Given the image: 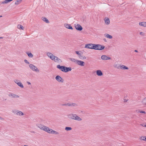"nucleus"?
Returning a JSON list of instances; mask_svg holds the SVG:
<instances>
[{"label": "nucleus", "instance_id": "1", "mask_svg": "<svg viewBox=\"0 0 146 146\" xmlns=\"http://www.w3.org/2000/svg\"><path fill=\"white\" fill-rule=\"evenodd\" d=\"M57 68L64 72H67L72 70L71 68L70 67H68L64 66H61L60 65H57Z\"/></svg>", "mask_w": 146, "mask_h": 146}, {"label": "nucleus", "instance_id": "2", "mask_svg": "<svg viewBox=\"0 0 146 146\" xmlns=\"http://www.w3.org/2000/svg\"><path fill=\"white\" fill-rule=\"evenodd\" d=\"M68 117L72 119H74L78 121L82 120L81 118L75 114L70 113L67 115Z\"/></svg>", "mask_w": 146, "mask_h": 146}, {"label": "nucleus", "instance_id": "3", "mask_svg": "<svg viewBox=\"0 0 146 146\" xmlns=\"http://www.w3.org/2000/svg\"><path fill=\"white\" fill-rule=\"evenodd\" d=\"M105 47L104 46L100 44H94L92 47V49L98 50H102L104 49Z\"/></svg>", "mask_w": 146, "mask_h": 146}, {"label": "nucleus", "instance_id": "4", "mask_svg": "<svg viewBox=\"0 0 146 146\" xmlns=\"http://www.w3.org/2000/svg\"><path fill=\"white\" fill-rule=\"evenodd\" d=\"M75 53L76 54H78L79 56V57L81 59H85L86 58V57L82 55L83 53L81 51H75Z\"/></svg>", "mask_w": 146, "mask_h": 146}, {"label": "nucleus", "instance_id": "5", "mask_svg": "<svg viewBox=\"0 0 146 146\" xmlns=\"http://www.w3.org/2000/svg\"><path fill=\"white\" fill-rule=\"evenodd\" d=\"M29 66L30 68L33 71H35L37 72H39V70L34 65L30 64L29 65Z\"/></svg>", "mask_w": 146, "mask_h": 146}, {"label": "nucleus", "instance_id": "6", "mask_svg": "<svg viewBox=\"0 0 146 146\" xmlns=\"http://www.w3.org/2000/svg\"><path fill=\"white\" fill-rule=\"evenodd\" d=\"M46 54L52 60H54L56 56L54 55L52 53L49 52H47Z\"/></svg>", "mask_w": 146, "mask_h": 146}, {"label": "nucleus", "instance_id": "7", "mask_svg": "<svg viewBox=\"0 0 146 146\" xmlns=\"http://www.w3.org/2000/svg\"><path fill=\"white\" fill-rule=\"evenodd\" d=\"M36 126L37 127L43 131H44L45 128H46V126L41 124H37L36 125Z\"/></svg>", "mask_w": 146, "mask_h": 146}, {"label": "nucleus", "instance_id": "8", "mask_svg": "<svg viewBox=\"0 0 146 146\" xmlns=\"http://www.w3.org/2000/svg\"><path fill=\"white\" fill-rule=\"evenodd\" d=\"M8 96L10 97H11L12 98H19V96L14 93H10L8 94Z\"/></svg>", "mask_w": 146, "mask_h": 146}, {"label": "nucleus", "instance_id": "9", "mask_svg": "<svg viewBox=\"0 0 146 146\" xmlns=\"http://www.w3.org/2000/svg\"><path fill=\"white\" fill-rule=\"evenodd\" d=\"M75 27L76 29L78 31H81L82 29V27L79 24L75 25Z\"/></svg>", "mask_w": 146, "mask_h": 146}, {"label": "nucleus", "instance_id": "10", "mask_svg": "<svg viewBox=\"0 0 146 146\" xmlns=\"http://www.w3.org/2000/svg\"><path fill=\"white\" fill-rule=\"evenodd\" d=\"M55 79L58 82H63L64 81L63 79L59 76L57 75Z\"/></svg>", "mask_w": 146, "mask_h": 146}, {"label": "nucleus", "instance_id": "11", "mask_svg": "<svg viewBox=\"0 0 146 146\" xmlns=\"http://www.w3.org/2000/svg\"><path fill=\"white\" fill-rule=\"evenodd\" d=\"M101 58L104 60H110L111 59V58L110 57L107 56L105 55H103L101 56Z\"/></svg>", "mask_w": 146, "mask_h": 146}, {"label": "nucleus", "instance_id": "12", "mask_svg": "<svg viewBox=\"0 0 146 146\" xmlns=\"http://www.w3.org/2000/svg\"><path fill=\"white\" fill-rule=\"evenodd\" d=\"M93 44H87L85 45V48L89 49H92V47H93Z\"/></svg>", "mask_w": 146, "mask_h": 146}, {"label": "nucleus", "instance_id": "13", "mask_svg": "<svg viewBox=\"0 0 146 146\" xmlns=\"http://www.w3.org/2000/svg\"><path fill=\"white\" fill-rule=\"evenodd\" d=\"M76 64L81 66H83L85 65V62L82 61L78 60Z\"/></svg>", "mask_w": 146, "mask_h": 146}, {"label": "nucleus", "instance_id": "14", "mask_svg": "<svg viewBox=\"0 0 146 146\" xmlns=\"http://www.w3.org/2000/svg\"><path fill=\"white\" fill-rule=\"evenodd\" d=\"M52 131V129H50L48 127L46 126V128H45L44 131L47 132L48 133H51Z\"/></svg>", "mask_w": 146, "mask_h": 146}, {"label": "nucleus", "instance_id": "15", "mask_svg": "<svg viewBox=\"0 0 146 146\" xmlns=\"http://www.w3.org/2000/svg\"><path fill=\"white\" fill-rule=\"evenodd\" d=\"M64 26L67 29L72 30L73 28L70 25L68 24H65L64 25Z\"/></svg>", "mask_w": 146, "mask_h": 146}, {"label": "nucleus", "instance_id": "16", "mask_svg": "<svg viewBox=\"0 0 146 146\" xmlns=\"http://www.w3.org/2000/svg\"><path fill=\"white\" fill-rule=\"evenodd\" d=\"M96 74L99 76H102L103 74L102 71L100 70H98L96 71Z\"/></svg>", "mask_w": 146, "mask_h": 146}, {"label": "nucleus", "instance_id": "17", "mask_svg": "<svg viewBox=\"0 0 146 146\" xmlns=\"http://www.w3.org/2000/svg\"><path fill=\"white\" fill-rule=\"evenodd\" d=\"M120 68L121 69H128V68L127 67L124 65H120Z\"/></svg>", "mask_w": 146, "mask_h": 146}, {"label": "nucleus", "instance_id": "18", "mask_svg": "<svg viewBox=\"0 0 146 146\" xmlns=\"http://www.w3.org/2000/svg\"><path fill=\"white\" fill-rule=\"evenodd\" d=\"M17 115H24V113L21 111L18 110L17 113Z\"/></svg>", "mask_w": 146, "mask_h": 146}, {"label": "nucleus", "instance_id": "19", "mask_svg": "<svg viewBox=\"0 0 146 146\" xmlns=\"http://www.w3.org/2000/svg\"><path fill=\"white\" fill-rule=\"evenodd\" d=\"M139 24L140 25H141L144 27H146V22H143L139 23Z\"/></svg>", "mask_w": 146, "mask_h": 146}, {"label": "nucleus", "instance_id": "20", "mask_svg": "<svg viewBox=\"0 0 146 146\" xmlns=\"http://www.w3.org/2000/svg\"><path fill=\"white\" fill-rule=\"evenodd\" d=\"M69 60L72 61V62H74L76 64V63L78 61V60H76L74 58H69Z\"/></svg>", "mask_w": 146, "mask_h": 146}, {"label": "nucleus", "instance_id": "21", "mask_svg": "<svg viewBox=\"0 0 146 146\" xmlns=\"http://www.w3.org/2000/svg\"><path fill=\"white\" fill-rule=\"evenodd\" d=\"M42 20H43L46 23H49V21L48 20L46 17H42Z\"/></svg>", "mask_w": 146, "mask_h": 146}, {"label": "nucleus", "instance_id": "22", "mask_svg": "<svg viewBox=\"0 0 146 146\" xmlns=\"http://www.w3.org/2000/svg\"><path fill=\"white\" fill-rule=\"evenodd\" d=\"M61 61L60 59L58 58L56 56V58H55L54 61L55 62H59L60 61Z\"/></svg>", "mask_w": 146, "mask_h": 146}, {"label": "nucleus", "instance_id": "23", "mask_svg": "<svg viewBox=\"0 0 146 146\" xmlns=\"http://www.w3.org/2000/svg\"><path fill=\"white\" fill-rule=\"evenodd\" d=\"M17 84L18 86H19L21 88H24L23 86L20 81L19 83H17Z\"/></svg>", "mask_w": 146, "mask_h": 146}, {"label": "nucleus", "instance_id": "24", "mask_svg": "<svg viewBox=\"0 0 146 146\" xmlns=\"http://www.w3.org/2000/svg\"><path fill=\"white\" fill-rule=\"evenodd\" d=\"M105 22L106 24L107 25H109L110 23V20L108 18L107 19H105Z\"/></svg>", "mask_w": 146, "mask_h": 146}, {"label": "nucleus", "instance_id": "25", "mask_svg": "<svg viewBox=\"0 0 146 146\" xmlns=\"http://www.w3.org/2000/svg\"><path fill=\"white\" fill-rule=\"evenodd\" d=\"M105 35V37H106L109 38L111 39V38H112V36L111 35H110L108 34H106Z\"/></svg>", "mask_w": 146, "mask_h": 146}, {"label": "nucleus", "instance_id": "26", "mask_svg": "<svg viewBox=\"0 0 146 146\" xmlns=\"http://www.w3.org/2000/svg\"><path fill=\"white\" fill-rule=\"evenodd\" d=\"M146 137L145 136H142L141 137H140L139 138V139L141 140H144L146 141L145 138Z\"/></svg>", "mask_w": 146, "mask_h": 146}, {"label": "nucleus", "instance_id": "27", "mask_svg": "<svg viewBox=\"0 0 146 146\" xmlns=\"http://www.w3.org/2000/svg\"><path fill=\"white\" fill-rule=\"evenodd\" d=\"M27 54L29 57L32 58L33 56V54L31 53H29L28 52H27Z\"/></svg>", "mask_w": 146, "mask_h": 146}, {"label": "nucleus", "instance_id": "28", "mask_svg": "<svg viewBox=\"0 0 146 146\" xmlns=\"http://www.w3.org/2000/svg\"><path fill=\"white\" fill-rule=\"evenodd\" d=\"M142 102L143 104L146 105V98H145L142 100Z\"/></svg>", "mask_w": 146, "mask_h": 146}, {"label": "nucleus", "instance_id": "29", "mask_svg": "<svg viewBox=\"0 0 146 146\" xmlns=\"http://www.w3.org/2000/svg\"><path fill=\"white\" fill-rule=\"evenodd\" d=\"M21 1L22 0H17L15 1V4L16 5H17L20 3Z\"/></svg>", "mask_w": 146, "mask_h": 146}, {"label": "nucleus", "instance_id": "30", "mask_svg": "<svg viewBox=\"0 0 146 146\" xmlns=\"http://www.w3.org/2000/svg\"><path fill=\"white\" fill-rule=\"evenodd\" d=\"M17 27L19 29L23 30L24 29L23 27L20 25H18L17 26Z\"/></svg>", "mask_w": 146, "mask_h": 146}, {"label": "nucleus", "instance_id": "31", "mask_svg": "<svg viewBox=\"0 0 146 146\" xmlns=\"http://www.w3.org/2000/svg\"><path fill=\"white\" fill-rule=\"evenodd\" d=\"M65 130L68 131L72 129V128L71 127H66L65 128Z\"/></svg>", "mask_w": 146, "mask_h": 146}, {"label": "nucleus", "instance_id": "32", "mask_svg": "<svg viewBox=\"0 0 146 146\" xmlns=\"http://www.w3.org/2000/svg\"><path fill=\"white\" fill-rule=\"evenodd\" d=\"M52 134H59V133L57 131H56L54 130H52V132L51 133Z\"/></svg>", "mask_w": 146, "mask_h": 146}, {"label": "nucleus", "instance_id": "33", "mask_svg": "<svg viewBox=\"0 0 146 146\" xmlns=\"http://www.w3.org/2000/svg\"><path fill=\"white\" fill-rule=\"evenodd\" d=\"M120 65H119L118 64H116L115 67L117 68V69H119V68H120Z\"/></svg>", "mask_w": 146, "mask_h": 146}, {"label": "nucleus", "instance_id": "34", "mask_svg": "<svg viewBox=\"0 0 146 146\" xmlns=\"http://www.w3.org/2000/svg\"><path fill=\"white\" fill-rule=\"evenodd\" d=\"M18 110H12V112L14 113L17 114V112Z\"/></svg>", "mask_w": 146, "mask_h": 146}, {"label": "nucleus", "instance_id": "35", "mask_svg": "<svg viewBox=\"0 0 146 146\" xmlns=\"http://www.w3.org/2000/svg\"><path fill=\"white\" fill-rule=\"evenodd\" d=\"M20 81L18 80H14L15 82L17 84V83H19Z\"/></svg>", "mask_w": 146, "mask_h": 146}, {"label": "nucleus", "instance_id": "36", "mask_svg": "<svg viewBox=\"0 0 146 146\" xmlns=\"http://www.w3.org/2000/svg\"><path fill=\"white\" fill-rule=\"evenodd\" d=\"M62 105L63 106H70V103H69L63 104Z\"/></svg>", "mask_w": 146, "mask_h": 146}, {"label": "nucleus", "instance_id": "37", "mask_svg": "<svg viewBox=\"0 0 146 146\" xmlns=\"http://www.w3.org/2000/svg\"><path fill=\"white\" fill-rule=\"evenodd\" d=\"M138 112H139V113H145V111H140L139 110H138Z\"/></svg>", "mask_w": 146, "mask_h": 146}, {"label": "nucleus", "instance_id": "38", "mask_svg": "<svg viewBox=\"0 0 146 146\" xmlns=\"http://www.w3.org/2000/svg\"><path fill=\"white\" fill-rule=\"evenodd\" d=\"M70 106H75L76 104L75 103H73L72 104H70Z\"/></svg>", "mask_w": 146, "mask_h": 146}, {"label": "nucleus", "instance_id": "39", "mask_svg": "<svg viewBox=\"0 0 146 146\" xmlns=\"http://www.w3.org/2000/svg\"><path fill=\"white\" fill-rule=\"evenodd\" d=\"M25 62L26 63V64H29V62L27 60L25 59L24 60Z\"/></svg>", "mask_w": 146, "mask_h": 146}, {"label": "nucleus", "instance_id": "40", "mask_svg": "<svg viewBox=\"0 0 146 146\" xmlns=\"http://www.w3.org/2000/svg\"><path fill=\"white\" fill-rule=\"evenodd\" d=\"M143 33L142 32H141L140 33V34L141 35H144L143 34Z\"/></svg>", "mask_w": 146, "mask_h": 146}, {"label": "nucleus", "instance_id": "41", "mask_svg": "<svg viewBox=\"0 0 146 146\" xmlns=\"http://www.w3.org/2000/svg\"><path fill=\"white\" fill-rule=\"evenodd\" d=\"M0 119L2 120H4V119L3 118H2V117H0Z\"/></svg>", "mask_w": 146, "mask_h": 146}, {"label": "nucleus", "instance_id": "42", "mask_svg": "<svg viewBox=\"0 0 146 146\" xmlns=\"http://www.w3.org/2000/svg\"><path fill=\"white\" fill-rule=\"evenodd\" d=\"M27 83L28 84H31V83L30 82H27Z\"/></svg>", "mask_w": 146, "mask_h": 146}, {"label": "nucleus", "instance_id": "43", "mask_svg": "<svg viewBox=\"0 0 146 146\" xmlns=\"http://www.w3.org/2000/svg\"><path fill=\"white\" fill-rule=\"evenodd\" d=\"M144 125V124H141L140 125H141L143 126V127H144V125Z\"/></svg>", "mask_w": 146, "mask_h": 146}, {"label": "nucleus", "instance_id": "44", "mask_svg": "<svg viewBox=\"0 0 146 146\" xmlns=\"http://www.w3.org/2000/svg\"><path fill=\"white\" fill-rule=\"evenodd\" d=\"M134 51L135 52H138V51L137 50H134Z\"/></svg>", "mask_w": 146, "mask_h": 146}, {"label": "nucleus", "instance_id": "45", "mask_svg": "<svg viewBox=\"0 0 146 146\" xmlns=\"http://www.w3.org/2000/svg\"><path fill=\"white\" fill-rule=\"evenodd\" d=\"M31 133H35V132L34 131H31Z\"/></svg>", "mask_w": 146, "mask_h": 146}, {"label": "nucleus", "instance_id": "46", "mask_svg": "<svg viewBox=\"0 0 146 146\" xmlns=\"http://www.w3.org/2000/svg\"><path fill=\"white\" fill-rule=\"evenodd\" d=\"M104 41L106 42V40L105 39H104Z\"/></svg>", "mask_w": 146, "mask_h": 146}, {"label": "nucleus", "instance_id": "47", "mask_svg": "<svg viewBox=\"0 0 146 146\" xmlns=\"http://www.w3.org/2000/svg\"><path fill=\"white\" fill-rule=\"evenodd\" d=\"M144 127H146V124L144 125Z\"/></svg>", "mask_w": 146, "mask_h": 146}, {"label": "nucleus", "instance_id": "48", "mask_svg": "<svg viewBox=\"0 0 146 146\" xmlns=\"http://www.w3.org/2000/svg\"><path fill=\"white\" fill-rule=\"evenodd\" d=\"M3 38L2 37H0V39L1 38Z\"/></svg>", "mask_w": 146, "mask_h": 146}, {"label": "nucleus", "instance_id": "49", "mask_svg": "<svg viewBox=\"0 0 146 146\" xmlns=\"http://www.w3.org/2000/svg\"><path fill=\"white\" fill-rule=\"evenodd\" d=\"M24 146H28L27 145H24Z\"/></svg>", "mask_w": 146, "mask_h": 146}, {"label": "nucleus", "instance_id": "50", "mask_svg": "<svg viewBox=\"0 0 146 146\" xmlns=\"http://www.w3.org/2000/svg\"><path fill=\"white\" fill-rule=\"evenodd\" d=\"M2 17V16H1V15L0 16V17Z\"/></svg>", "mask_w": 146, "mask_h": 146}, {"label": "nucleus", "instance_id": "51", "mask_svg": "<svg viewBox=\"0 0 146 146\" xmlns=\"http://www.w3.org/2000/svg\"><path fill=\"white\" fill-rule=\"evenodd\" d=\"M145 139H146V137L145 138Z\"/></svg>", "mask_w": 146, "mask_h": 146}]
</instances>
